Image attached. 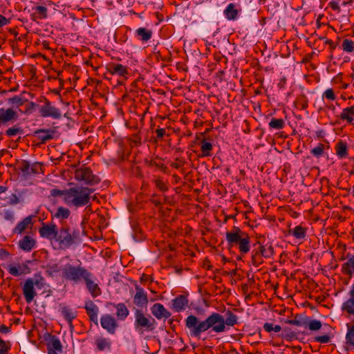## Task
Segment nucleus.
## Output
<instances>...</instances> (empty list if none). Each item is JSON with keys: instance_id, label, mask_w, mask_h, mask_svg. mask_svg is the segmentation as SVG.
Instances as JSON below:
<instances>
[{"instance_id": "ea45409f", "label": "nucleus", "mask_w": 354, "mask_h": 354, "mask_svg": "<svg viewBox=\"0 0 354 354\" xmlns=\"http://www.w3.org/2000/svg\"><path fill=\"white\" fill-rule=\"evenodd\" d=\"M19 268H17L15 266L10 265L8 267V272L14 276V277H19L23 274H24V269H28V266L26 265H23V266H18Z\"/></svg>"}, {"instance_id": "3c124183", "label": "nucleus", "mask_w": 354, "mask_h": 354, "mask_svg": "<svg viewBox=\"0 0 354 354\" xmlns=\"http://www.w3.org/2000/svg\"><path fill=\"white\" fill-rule=\"evenodd\" d=\"M342 49L348 53L354 51V42L351 39H345L342 41Z\"/></svg>"}, {"instance_id": "b1692460", "label": "nucleus", "mask_w": 354, "mask_h": 354, "mask_svg": "<svg viewBox=\"0 0 354 354\" xmlns=\"http://www.w3.org/2000/svg\"><path fill=\"white\" fill-rule=\"evenodd\" d=\"M84 308L86 311V313L89 317V319L93 322L95 324H98V308L97 306L92 301H90L86 303Z\"/></svg>"}, {"instance_id": "774afa93", "label": "nucleus", "mask_w": 354, "mask_h": 354, "mask_svg": "<svg viewBox=\"0 0 354 354\" xmlns=\"http://www.w3.org/2000/svg\"><path fill=\"white\" fill-rule=\"evenodd\" d=\"M319 39H324V44L329 46L330 51H333L336 48L337 45L331 39H328L326 37H319Z\"/></svg>"}, {"instance_id": "f3484780", "label": "nucleus", "mask_w": 354, "mask_h": 354, "mask_svg": "<svg viewBox=\"0 0 354 354\" xmlns=\"http://www.w3.org/2000/svg\"><path fill=\"white\" fill-rule=\"evenodd\" d=\"M55 133L56 130L53 129H39L34 131L33 136L39 141V144H45L55 138Z\"/></svg>"}, {"instance_id": "f03ea898", "label": "nucleus", "mask_w": 354, "mask_h": 354, "mask_svg": "<svg viewBox=\"0 0 354 354\" xmlns=\"http://www.w3.org/2000/svg\"><path fill=\"white\" fill-rule=\"evenodd\" d=\"M93 192V189L87 187H71L66 198H63V201L69 207H81L90 203L91 195Z\"/></svg>"}, {"instance_id": "09e8293b", "label": "nucleus", "mask_w": 354, "mask_h": 354, "mask_svg": "<svg viewBox=\"0 0 354 354\" xmlns=\"http://www.w3.org/2000/svg\"><path fill=\"white\" fill-rule=\"evenodd\" d=\"M324 145L322 143H319L317 147L310 150V153L316 158H320L324 155Z\"/></svg>"}, {"instance_id": "e433bc0d", "label": "nucleus", "mask_w": 354, "mask_h": 354, "mask_svg": "<svg viewBox=\"0 0 354 354\" xmlns=\"http://www.w3.org/2000/svg\"><path fill=\"white\" fill-rule=\"evenodd\" d=\"M289 233L297 239H304L306 236V228L301 225H297L293 229L289 230Z\"/></svg>"}, {"instance_id": "8fccbe9b", "label": "nucleus", "mask_w": 354, "mask_h": 354, "mask_svg": "<svg viewBox=\"0 0 354 354\" xmlns=\"http://www.w3.org/2000/svg\"><path fill=\"white\" fill-rule=\"evenodd\" d=\"M0 216H1L6 221H10L11 223L14 222L15 215L14 212L11 209H3L0 212Z\"/></svg>"}, {"instance_id": "a19ab883", "label": "nucleus", "mask_w": 354, "mask_h": 354, "mask_svg": "<svg viewBox=\"0 0 354 354\" xmlns=\"http://www.w3.org/2000/svg\"><path fill=\"white\" fill-rule=\"evenodd\" d=\"M153 183L156 187L162 192H166L169 189L167 181H165L161 177H156L153 179Z\"/></svg>"}, {"instance_id": "69168bd1", "label": "nucleus", "mask_w": 354, "mask_h": 354, "mask_svg": "<svg viewBox=\"0 0 354 354\" xmlns=\"http://www.w3.org/2000/svg\"><path fill=\"white\" fill-rule=\"evenodd\" d=\"M17 194L15 192L12 193L10 196L9 197V201L8 204L10 205H16L19 203H20V200H19L17 197Z\"/></svg>"}, {"instance_id": "79ce46f5", "label": "nucleus", "mask_w": 354, "mask_h": 354, "mask_svg": "<svg viewBox=\"0 0 354 354\" xmlns=\"http://www.w3.org/2000/svg\"><path fill=\"white\" fill-rule=\"evenodd\" d=\"M95 344L97 346V349L100 351H102L106 348L110 349L111 343L106 338L100 337L95 340Z\"/></svg>"}, {"instance_id": "4be33fe9", "label": "nucleus", "mask_w": 354, "mask_h": 354, "mask_svg": "<svg viewBox=\"0 0 354 354\" xmlns=\"http://www.w3.org/2000/svg\"><path fill=\"white\" fill-rule=\"evenodd\" d=\"M93 274L90 272V276L86 277L84 281L86 283V288L91 293V296L95 298L100 296L102 294V291L98 284L95 283L93 280Z\"/></svg>"}, {"instance_id": "aec40b11", "label": "nucleus", "mask_w": 354, "mask_h": 354, "mask_svg": "<svg viewBox=\"0 0 354 354\" xmlns=\"http://www.w3.org/2000/svg\"><path fill=\"white\" fill-rule=\"evenodd\" d=\"M23 294L28 304H30L36 296L37 293L34 289V280L32 279L28 278L26 280L23 287Z\"/></svg>"}, {"instance_id": "5fc2aeb1", "label": "nucleus", "mask_w": 354, "mask_h": 354, "mask_svg": "<svg viewBox=\"0 0 354 354\" xmlns=\"http://www.w3.org/2000/svg\"><path fill=\"white\" fill-rule=\"evenodd\" d=\"M50 195L53 197L64 196L66 198L67 194L68 193V189L64 190H60L58 189H52L50 192Z\"/></svg>"}, {"instance_id": "37998d69", "label": "nucleus", "mask_w": 354, "mask_h": 354, "mask_svg": "<svg viewBox=\"0 0 354 354\" xmlns=\"http://www.w3.org/2000/svg\"><path fill=\"white\" fill-rule=\"evenodd\" d=\"M35 10L34 15L39 19H44L48 17V9L43 6H37L32 8Z\"/></svg>"}, {"instance_id": "603ef678", "label": "nucleus", "mask_w": 354, "mask_h": 354, "mask_svg": "<svg viewBox=\"0 0 354 354\" xmlns=\"http://www.w3.org/2000/svg\"><path fill=\"white\" fill-rule=\"evenodd\" d=\"M23 129H21V127L17 126V125H15L12 127H10L9 129H8L6 131V136H8V137H12V136H15L17 134H22L23 133Z\"/></svg>"}, {"instance_id": "7ed1b4c3", "label": "nucleus", "mask_w": 354, "mask_h": 354, "mask_svg": "<svg viewBox=\"0 0 354 354\" xmlns=\"http://www.w3.org/2000/svg\"><path fill=\"white\" fill-rule=\"evenodd\" d=\"M225 239L228 246H238L242 255L246 254L250 250V239L248 234L238 227L234 226L230 232H227Z\"/></svg>"}, {"instance_id": "1a4fd4ad", "label": "nucleus", "mask_w": 354, "mask_h": 354, "mask_svg": "<svg viewBox=\"0 0 354 354\" xmlns=\"http://www.w3.org/2000/svg\"><path fill=\"white\" fill-rule=\"evenodd\" d=\"M39 102L42 103V104L39 106V113L41 117L51 118L56 120L61 118L62 112L60 109L52 102L45 97L40 99Z\"/></svg>"}, {"instance_id": "9b49d317", "label": "nucleus", "mask_w": 354, "mask_h": 354, "mask_svg": "<svg viewBox=\"0 0 354 354\" xmlns=\"http://www.w3.org/2000/svg\"><path fill=\"white\" fill-rule=\"evenodd\" d=\"M42 165L39 162L30 164L26 160H22L19 163V169L24 176H28L32 174H38L41 171Z\"/></svg>"}, {"instance_id": "338daca9", "label": "nucleus", "mask_w": 354, "mask_h": 354, "mask_svg": "<svg viewBox=\"0 0 354 354\" xmlns=\"http://www.w3.org/2000/svg\"><path fill=\"white\" fill-rule=\"evenodd\" d=\"M156 142L158 140H161L163 137L166 135V130L163 128L157 129L156 130Z\"/></svg>"}, {"instance_id": "a211bd4d", "label": "nucleus", "mask_w": 354, "mask_h": 354, "mask_svg": "<svg viewBox=\"0 0 354 354\" xmlns=\"http://www.w3.org/2000/svg\"><path fill=\"white\" fill-rule=\"evenodd\" d=\"M188 305L189 299L185 295H179L171 301V308L176 313L185 310Z\"/></svg>"}, {"instance_id": "13d9d810", "label": "nucleus", "mask_w": 354, "mask_h": 354, "mask_svg": "<svg viewBox=\"0 0 354 354\" xmlns=\"http://www.w3.org/2000/svg\"><path fill=\"white\" fill-rule=\"evenodd\" d=\"M29 192L28 189H15V193L17 194V197L19 200H20V203L24 202V196L26 194Z\"/></svg>"}, {"instance_id": "bb28decb", "label": "nucleus", "mask_w": 354, "mask_h": 354, "mask_svg": "<svg viewBox=\"0 0 354 354\" xmlns=\"http://www.w3.org/2000/svg\"><path fill=\"white\" fill-rule=\"evenodd\" d=\"M223 323L226 331L230 326H234L238 324V316L228 310L225 312V317L223 316Z\"/></svg>"}, {"instance_id": "5701e85b", "label": "nucleus", "mask_w": 354, "mask_h": 354, "mask_svg": "<svg viewBox=\"0 0 354 354\" xmlns=\"http://www.w3.org/2000/svg\"><path fill=\"white\" fill-rule=\"evenodd\" d=\"M33 215H30L24 218L21 221L17 223V225L13 229L12 232L14 234H21L27 228H31L32 225H33Z\"/></svg>"}, {"instance_id": "f704fd0d", "label": "nucleus", "mask_w": 354, "mask_h": 354, "mask_svg": "<svg viewBox=\"0 0 354 354\" xmlns=\"http://www.w3.org/2000/svg\"><path fill=\"white\" fill-rule=\"evenodd\" d=\"M306 320V315H304L301 314H297L293 319H286L284 321L286 324H288L290 325H295L297 326H306L305 321Z\"/></svg>"}, {"instance_id": "f257e3e1", "label": "nucleus", "mask_w": 354, "mask_h": 354, "mask_svg": "<svg viewBox=\"0 0 354 354\" xmlns=\"http://www.w3.org/2000/svg\"><path fill=\"white\" fill-rule=\"evenodd\" d=\"M39 234L51 243H57L61 250L68 249L80 241V229L73 225L71 220L68 223L62 222L59 227L53 222L49 224L42 223Z\"/></svg>"}, {"instance_id": "e2e57ef3", "label": "nucleus", "mask_w": 354, "mask_h": 354, "mask_svg": "<svg viewBox=\"0 0 354 354\" xmlns=\"http://www.w3.org/2000/svg\"><path fill=\"white\" fill-rule=\"evenodd\" d=\"M131 142L134 143L136 146H139L141 145V136L139 133H134L131 136Z\"/></svg>"}, {"instance_id": "58836bf2", "label": "nucleus", "mask_w": 354, "mask_h": 354, "mask_svg": "<svg viewBox=\"0 0 354 354\" xmlns=\"http://www.w3.org/2000/svg\"><path fill=\"white\" fill-rule=\"evenodd\" d=\"M224 14L229 20H234L237 17L238 10L233 3H230L224 10Z\"/></svg>"}, {"instance_id": "423d86ee", "label": "nucleus", "mask_w": 354, "mask_h": 354, "mask_svg": "<svg viewBox=\"0 0 354 354\" xmlns=\"http://www.w3.org/2000/svg\"><path fill=\"white\" fill-rule=\"evenodd\" d=\"M134 328L140 335L151 333L156 329V319L149 314H145L141 309L134 310Z\"/></svg>"}, {"instance_id": "a18cd8bd", "label": "nucleus", "mask_w": 354, "mask_h": 354, "mask_svg": "<svg viewBox=\"0 0 354 354\" xmlns=\"http://www.w3.org/2000/svg\"><path fill=\"white\" fill-rule=\"evenodd\" d=\"M285 126V122L281 118H272L269 122V127L270 129L279 130L282 129Z\"/></svg>"}, {"instance_id": "39448f33", "label": "nucleus", "mask_w": 354, "mask_h": 354, "mask_svg": "<svg viewBox=\"0 0 354 354\" xmlns=\"http://www.w3.org/2000/svg\"><path fill=\"white\" fill-rule=\"evenodd\" d=\"M274 254V248L270 243L266 244L257 241L253 245L251 252V262L255 267L263 263V259H272Z\"/></svg>"}, {"instance_id": "4468645a", "label": "nucleus", "mask_w": 354, "mask_h": 354, "mask_svg": "<svg viewBox=\"0 0 354 354\" xmlns=\"http://www.w3.org/2000/svg\"><path fill=\"white\" fill-rule=\"evenodd\" d=\"M48 354H58L57 351H62V345L60 340L55 335L49 333L45 337Z\"/></svg>"}, {"instance_id": "f8f14e48", "label": "nucleus", "mask_w": 354, "mask_h": 354, "mask_svg": "<svg viewBox=\"0 0 354 354\" xmlns=\"http://www.w3.org/2000/svg\"><path fill=\"white\" fill-rule=\"evenodd\" d=\"M106 69L107 72L112 75H118L124 80L128 79V67L119 63L110 62L106 64Z\"/></svg>"}, {"instance_id": "c85d7f7f", "label": "nucleus", "mask_w": 354, "mask_h": 354, "mask_svg": "<svg viewBox=\"0 0 354 354\" xmlns=\"http://www.w3.org/2000/svg\"><path fill=\"white\" fill-rule=\"evenodd\" d=\"M36 244L35 241L30 236H25L19 241V247L20 249L25 252H30L35 248Z\"/></svg>"}, {"instance_id": "2f4dec72", "label": "nucleus", "mask_w": 354, "mask_h": 354, "mask_svg": "<svg viewBox=\"0 0 354 354\" xmlns=\"http://www.w3.org/2000/svg\"><path fill=\"white\" fill-rule=\"evenodd\" d=\"M339 118L348 123H351L354 120V106L344 108L340 113Z\"/></svg>"}, {"instance_id": "c756f323", "label": "nucleus", "mask_w": 354, "mask_h": 354, "mask_svg": "<svg viewBox=\"0 0 354 354\" xmlns=\"http://www.w3.org/2000/svg\"><path fill=\"white\" fill-rule=\"evenodd\" d=\"M336 155L339 159L344 158L348 156V145L346 142L339 140L335 147Z\"/></svg>"}, {"instance_id": "412c9836", "label": "nucleus", "mask_w": 354, "mask_h": 354, "mask_svg": "<svg viewBox=\"0 0 354 354\" xmlns=\"http://www.w3.org/2000/svg\"><path fill=\"white\" fill-rule=\"evenodd\" d=\"M60 313L68 322L70 328H73V321L77 317V311L68 306L60 305Z\"/></svg>"}, {"instance_id": "ddd939ff", "label": "nucleus", "mask_w": 354, "mask_h": 354, "mask_svg": "<svg viewBox=\"0 0 354 354\" xmlns=\"http://www.w3.org/2000/svg\"><path fill=\"white\" fill-rule=\"evenodd\" d=\"M207 317L209 320H210V324L213 329V333L219 334L225 332L223 315L216 312H214L209 315Z\"/></svg>"}, {"instance_id": "393cba45", "label": "nucleus", "mask_w": 354, "mask_h": 354, "mask_svg": "<svg viewBox=\"0 0 354 354\" xmlns=\"http://www.w3.org/2000/svg\"><path fill=\"white\" fill-rule=\"evenodd\" d=\"M347 261L342 266V272L350 277L354 274V255L347 254Z\"/></svg>"}, {"instance_id": "a878e982", "label": "nucleus", "mask_w": 354, "mask_h": 354, "mask_svg": "<svg viewBox=\"0 0 354 354\" xmlns=\"http://www.w3.org/2000/svg\"><path fill=\"white\" fill-rule=\"evenodd\" d=\"M71 215V211L68 208L64 206H59L57 208L56 212L51 214L52 219L57 218L59 220L60 223L62 222H66L65 220L69 218Z\"/></svg>"}, {"instance_id": "4c0bfd02", "label": "nucleus", "mask_w": 354, "mask_h": 354, "mask_svg": "<svg viewBox=\"0 0 354 354\" xmlns=\"http://www.w3.org/2000/svg\"><path fill=\"white\" fill-rule=\"evenodd\" d=\"M306 326L304 327H308L309 330L312 331L319 330L322 326V324L321 321L317 319H310L308 317L306 316V320L305 321Z\"/></svg>"}, {"instance_id": "864d4df0", "label": "nucleus", "mask_w": 354, "mask_h": 354, "mask_svg": "<svg viewBox=\"0 0 354 354\" xmlns=\"http://www.w3.org/2000/svg\"><path fill=\"white\" fill-rule=\"evenodd\" d=\"M264 330L268 333H271L272 331L275 333H278L282 330L281 326L279 325H275L273 326L272 324L266 322L263 325Z\"/></svg>"}, {"instance_id": "4d7b16f0", "label": "nucleus", "mask_w": 354, "mask_h": 354, "mask_svg": "<svg viewBox=\"0 0 354 354\" xmlns=\"http://www.w3.org/2000/svg\"><path fill=\"white\" fill-rule=\"evenodd\" d=\"M205 332H207V333H213V329L212 328L210 320H209L208 317L203 319V333Z\"/></svg>"}, {"instance_id": "cd10ccee", "label": "nucleus", "mask_w": 354, "mask_h": 354, "mask_svg": "<svg viewBox=\"0 0 354 354\" xmlns=\"http://www.w3.org/2000/svg\"><path fill=\"white\" fill-rule=\"evenodd\" d=\"M108 304L116 308V316L120 320H124L129 315V310L124 303H119L118 304L109 303Z\"/></svg>"}, {"instance_id": "bf43d9fd", "label": "nucleus", "mask_w": 354, "mask_h": 354, "mask_svg": "<svg viewBox=\"0 0 354 354\" xmlns=\"http://www.w3.org/2000/svg\"><path fill=\"white\" fill-rule=\"evenodd\" d=\"M315 341L322 344H326L330 342V337L328 335H319L314 338Z\"/></svg>"}, {"instance_id": "052dcab7", "label": "nucleus", "mask_w": 354, "mask_h": 354, "mask_svg": "<svg viewBox=\"0 0 354 354\" xmlns=\"http://www.w3.org/2000/svg\"><path fill=\"white\" fill-rule=\"evenodd\" d=\"M322 97L330 100H335L336 99V96L333 88L326 89L324 92Z\"/></svg>"}, {"instance_id": "9d476101", "label": "nucleus", "mask_w": 354, "mask_h": 354, "mask_svg": "<svg viewBox=\"0 0 354 354\" xmlns=\"http://www.w3.org/2000/svg\"><path fill=\"white\" fill-rule=\"evenodd\" d=\"M74 178L77 181H82L88 185H95L100 182V178L93 174L88 167L77 169L74 174Z\"/></svg>"}, {"instance_id": "72a5a7b5", "label": "nucleus", "mask_w": 354, "mask_h": 354, "mask_svg": "<svg viewBox=\"0 0 354 354\" xmlns=\"http://www.w3.org/2000/svg\"><path fill=\"white\" fill-rule=\"evenodd\" d=\"M145 162L147 167H151L155 166L156 167L160 168L164 172H166L167 169V166L162 163L161 158L158 156H156L151 160L145 159Z\"/></svg>"}, {"instance_id": "6ab92c4d", "label": "nucleus", "mask_w": 354, "mask_h": 354, "mask_svg": "<svg viewBox=\"0 0 354 354\" xmlns=\"http://www.w3.org/2000/svg\"><path fill=\"white\" fill-rule=\"evenodd\" d=\"M151 314L157 319H167L169 318L171 313L165 308V306L160 303H156L151 307Z\"/></svg>"}, {"instance_id": "20e7f679", "label": "nucleus", "mask_w": 354, "mask_h": 354, "mask_svg": "<svg viewBox=\"0 0 354 354\" xmlns=\"http://www.w3.org/2000/svg\"><path fill=\"white\" fill-rule=\"evenodd\" d=\"M8 102L12 104L13 107L8 109L0 108V127L1 126H8L10 123L17 120L19 115L14 109V107L18 108L28 101L21 96L15 95L12 97L8 98Z\"/></svg>"}, {"instance_id": "c03bdc74", "label": "nucleus", "mask_w": 354, "mask_h": 354, "mask_svg": "<svg viewBox=\"0 0 354 354\" xmlns=\"http://www.w3.org/2000/svg\"><path fill=\"white\" fill-rule=\"evenodd\" d=\"M212 149L213 145L211 142H207L205 140H203L201 141V150L202 152L203 157L210 156V151L212 150Z\"/></svg>"}, {"instance_id": "473e14b6", "label": "nucleus", "mask_w": 354, "mask_h": 354, "mask_svg": "<svg viewBox=\"0 0 354 354\" xmlns=\"http://www.w3.org/2000/svg\"><path fill=\"white\" fill-rule=\"evenodd\" d=\"M299 333L292 330L289 327H285L282 329V333L281 336L286 339L287 341L291 342L294 339H299Z\"/></svg>"}, {"instance_id": "0e129e2a", "label": "nucleus", "mask_w": 354, "mask_h": 354, "mask_svg": "<svg viewBox=\"0 0 354 354\" xmlns=\"http://www.w3.org/2000/svg\"><path fill=\"white\" fill-rule=\"evenodd\" d=\"M39 106L40 105H38L33 102H30L26 105V110L24 112L26 113H31L36 107L39 108Z\"/></svg>"}, {"instance_id": "680f3d73", "label": "nucleus", "mask_w": 354, "mask_h": 354, "mask_svg": "<svg viewBox=\"0 0 354 354\" xmlns=\"http://www.w3.org/2000/svg\"><path fill=\"white\" fill-rule=\"evenodd\" d=\"M176 162L171 164V166L175 169H180L186 163V161L180 158H176Z\"/></svg>"}, {"instance_id": "0eeeda50", "label": "nucleus", "mask_w": 354, "mask_h": 354, "mask_svg": "<svg viewBox=\"0 0 354 354\" xmlns=\"http://www.w3.org/2000/svg\"><path fill=\"white\" fill-rule=\"evenodd\" d=\"M90 272L84 267L80 266H75L70 263L66 264L62 268V278L74 283H78L82 281H84L86 277L90 276Z\"/></svg>"}, {"instance_id": "6e6552de", "label": "nucleus", "mask_w": 354, "mask_h": 354, "mask_svg": "<svg viewBox=\"0 0 354 354\" xmlns=\"http://www.w3.org/2000/svg\"><path fill=\"white\" fill-rule=\"evenodd\" d=\"M187 335L200 339L203 333V319L194 315H189L185 319Z\"/></svg>"}, {"instance_id": "2eb2a0df", "label": "nucleus", "mask_w": 354, "mask_h": 354, "mask_svg": "<svg viewBox=\"0 0 354 354\" xmlns=\"http://www.w3.org/2000/svg\"><path fill=\"white\" fill-rule=\"evenodd\" d=\"M135 289L136 294L133 296L134 304L141 309L146 308L149 302L147 293L142 287L137 284L135 286Z\"/></svg>"}, {"instance_id": "6e6d98bb", "label": "nucleus", "mask_w": 354, "mask_h": 354, "mask_svg": "<svg viewBox=\"0 0 354 354\" xmlns=\"http://www.w3.org/2000/svg\"><path fill=\"white\" fill-rule=\"evenodd\" d=\"M10 349L9 342L8 344L0 338V354H7Z\"/></svg>"}, {"instance_id": "7c9ffc66", "label": "nucleus", "mask_w": 354, "mask_h": 354, "mask_svg": "<svg viewBox=\"0 0 354 354\" xmlns=\"http://www.w3.org/2000/svg\"><path fill=\"white\" fill-rule=\"evenodd\" d=\"M152 30L146 28L140 27L136 30V35L142 42L148 41L152 37Z\"/></svg>"}, {"instance_id": "c9c22d12", "label": "nucleus", "mask_w": 354, "mask_h": 354, "mask_svg": "<svg viewBox=\"0 0 354 354\" xmlns=\"http://www.w3.org/2000/svg\"><path fill=\"white\" fill-rule=\"evenodd\" d=\"M45 273L48 277H53L55 273L59 272L62 269L57 263H48L45 266Z\"/></svg>"}, {"instance_id": "49530a36", "label": "nucleus", "mask_w": 354, "mask_h": 354, "mask_svg": "<svg viewBox=\"0 0 354 354\" xmlns=\"http://www.w3.org/2000/svg\"><path fill=\"white\" fill-rule=\"evenodd\" d=\"M342 309L350 315H354V299H348L343 303Z\"/></svg>"}, {"instance_id": "dca6fc26", "label": "nucleus", "mask_w": 354, "mask_h": 354, "mask_svg": "<svg viewBox=\"0 0 354 354\" xmlns=\"http://www.w3.org/2000/svg\"><path fill=\"white\" fill-rule=\"evenodd\" d=\"M100 324L102 327L111 335L115 334L116 328L118 327L115 319L109 314H105L101 317Z\"/></svg>"}, {"instance_id": "de8ad7c7", "label": "nucleus", "mask_w": 354, "mask_h": 354, "mask_svg": "<svg viewBox=\"0 0 354 354\" xmlns=\"http://www.w3.org/2000/svg\"><path fill=\"white\" fill-rule=\"evenodd\" d=\"M346 343L354 348V324L348 328L346 335Z\"/></svg>"}]
</instances>
